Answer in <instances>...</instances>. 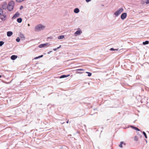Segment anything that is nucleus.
Masks as SVG:
<instances>
[{
    "label": "nucleus",
    "instance_id": "nucleus-22",
    "mask_svg": "<svg viewBox=\"0 0 149 149\" xmlns=\"http://www.w3.org/2000/svg\"><path fill=\"white\" fill-rule=\"evenodd\" d=\"M4 43V42L3 41H0V46H2Z\"/></svg>",
    "mask_w": 149,
    "mask_h": 149
},
{
    "label": "nucleus",
    "instance_id": "nucleus-35",
    "mask_svg": "<svg viewBox=\"0 0 149 149\" xmlns=\"http://www.w3.org/2000/svg\"><path fill=\"white\" fill-rule=\"evenodd\" d=\"M52 51H49V52H48L47 54H49L51 52H52Z\"/></svg>",
    "mask_w": 149,
    "mask_h": 149
},
{
    "label": "nucleus",
    "instance_id": "nucleus-27",
    "mask_svg": "<svg viewBox=\"0 0 149 149\" xmlns=\"http://www.w3.org/2000/svg\"><path fill=\"white\" fill-rule=\"evenodd\" d=\"M16 41L17 42H19L20 40V39H19V38H17V39H16Z\"/></svg>",
    "mask_w": 149,
    "mask_h": 149
},
{
    "label": "nucleus",
    "instance_id": "nucleus-26",
    "mask_svg": "<svg viewBox=\"0 0 149 149\" xmlns=\"http://www.w3.org/2000/svg\"><path fill=\"white\" fill-rule=\"evenodd\" d=\"M77 71H84V70L83 69H78L77 70Z\"/></svg>",
    "mask_w": 149,
    "mask_h": 149
},
{
    "label": "nucleus",
    "instance_id": "nucleus-39",
    "mask_svg": "<svg viewBox=\"0 0 149 149\" xmlns=\"http://www.w3.org/2000/svg\"><path fill=\"white\" fill-rule=\"evenodd\" d=\"M77 73H81L82 72H78Z\"/></svg>",
    "mask_w": 149,
    "mask_h": 149
},
{
    "label": "nucleus",
    "instance_id": "nucleus-14",
    "mask_svg": "<svg viewBox=\"0 0 149 149\" xmlns=\"http://www.w3.org/2000/svg\"><path fill=\"white\" fill-rule=\"evenodd\" d=\"M22 19L21 18H18L17 19V21L19 23H20L22 22Z\"/></svg>",
    "mask_w": 149,
    "mask_h": 149
},
{
    "label": "nucleus",
    "instance_id": "nucleus-17",
    "mask_svg": "<svg viewBox=\"0 0 149 149\" xmlns=\"http://www.w3.org/2000/svg\"><path fill=\"white\" fill-rule=\"evenodd\" d=\"M131 127L132 128H133L134 129V130H137V131H139V129H138V128H137V127H133V126H131Z\"/></svg>",
    "mask_w": 149,
    "mask_h": 149
},
{
    "label": "nucleus",
    "instance_id": "nucleus-21",
    "mask_svg": "<svg viewBox=\"0 0 149 149\" xmlns=\"http://www.w3.org/2000/svg\"><path fill=\"white\" fill-rule=\"evenodd\" d=\"M134 140L136 141H137L138 140V137L136 136L134 137Z\"/></svg>",
    "mask_w": 149,
    "mask_h": 149
},
{
    "label": "nucleus",
    "instance_id": "nucleus-1",
    "mask_svg": "<svg viewBox=\"0 0 149 149\" xmlns=\"http://www.w3.org/2000/svg\"><path fill=\"white\" fill-rule=\"evenodd\" d=\"M45 27L44 26L39 24L36 26L35 27V31H38L44 29Z\"/></svg>",
    "mask_w": 149,
    "mask_h": 149
},
{
    "label": "nucleus",
    "instance_id": "nucleus-6",
    "mask_svg": "<svg viewBox=\"0 0 149 149\" xmlns=\"http://www.w3.org/2000/svg\"><path fill=\"white\" fill-rule=\"evenodd\" d=\"M127 14L126 13H123L122 14L121 16V18L122 19H125L127 17Z\"/></svg>",
    "mask_w": 149,
    "mask_h": 149
},
{
    "label": "nucleus",
    "instance_id": "nucleus-34",
    "mask_svg": "<svg viewBox=\"0 0 149 149\" xmlns=\"http://www.w3.org/2000/svg\"><path fill=\"white\" fill-rule=\"evenodd\" d=\"M61 47V45H60L59 47H58L57 48V49H59V48H60Z\"/></svg>",
    "mask_w": 149,
    "mask_h": 149
},
{
    "label": "nucleus",
    "instance_id": "nucleus-19",
    "mask_svg": "<svg viewBox=\"0 0 149 149\" xmlns=\"http://www.w3.org/2000/svg\"><path fill=\"white\" fill-rule=\"evenodd\" d=\"M3 10L1 8H0V15H1L3 14Z\"/></svg>",
    "mask_w": 149,
    "mask_h": 149
},
{
    "label": "nucleus",
    "instance_id": "nucleus-8",
    "mask_svg": "<svg viewBox=\"0 0 149 149\" xmlns=\"http://www.w3.org/2000/svg\"><path fill=\"white\" fill-rule=\"evenodd\" d=\"M19 13L17 12L13 16V18H15L16 17H17L19 16Z\"/></svg>",
    "mask_w": 149,
    "mask_h": 149
},
{
    "label": "nucleus",
    "instance_id": "nucleus-5",
    "mask_svg": "<svg viewBox=\"0 0 149 149\" xmlns=\"http://www.w3.org/2000/svg\"><path fill=\"white\" fill-rule=\"evenodd\" d=\"M48 43H46L45 44H41L39 45L38 47L40 48H41L44 47H48Z\"/></svg>",
    "mask_w": 149,
    "mask_h": 149
},
{
    "label": "nucleus",
    "instance_id": "nucleus-7",
    "mask_svg": "<svg viewBox=\"0 0 149 149\" xmlns=\"http://www.w3.org/2000/svg\"><path fill=\"white\" fill-rule=\"evenodd\" d=\"M7 5L6 3H3L2 6V8L3 9H6L7 7Z\"/></svg>",
    "mask_w": 149,
    "mask_h": 149
},
{
    "label": "nucleus",
    "instance_id": "nucleus-18",
    "mask_svg": "<svg viewBox=\"0 0 149 149\" xmlns=\"http://www.w3.org/2000/svg\"><path fill=\"white\" fill-rule=\"evenodd\" d=\"M148 43H149V41H146L145 42H143V45L148 44Z\"/></svg>",
    "mask_w": 149,
    "mask_h": 149
},
{
    "label": "nucleus",
    "instance_id": "nucleus-38",
    "mask_svg": "<svg viewBox=\"0 0 149 149\" xmlns=\"http://www.w3.org/2000/svg\"><path fill=\"white\" fill-rule=\"evenodd\" d=\"M28 26H30V24H28Z\"/></svg>",
    "mask_w": 149,
    "mask_h": 149
},
{
    "label": "nucleus",
    "instance_id": "nucleus-25",
    "mask_svg": "<svg viewBox=\"0 0 149 149\" xmlns=\"http://www.w3.org/2000/svg\"><path fill=\"white\" fill-rule=\"evenodd\" d=\"M143 134L145 136V138H147V135H146V133L145 132H143Z\"/></svg>",
    "mask_w": 149,
    "mask_h": 149
},
{
    "label": "nucleus",
    "instance_id": "nucleus-10",
    "mask_svg": "<svg viewBox=\"0 0 149 149\" xmlns=\"http://www.w3.org/2000/svg\"><path fill=\"white\" fill-rule=\"evenodd\" d=\"M13 34V33L12 31H8L7 32V35L8 37L11 36Z\"/></svg>",
    "mask_w": 149,
    "mask_h": 149
},
{
    "label": "nucleus",
    "instance_id": "nucleus-20",
    "mask_svg": "<svg viewBox=\"0 0 149 149\" xmlns=\"http://www.w3.org/2000/svg\"><path fill=\"white\" fill-rule=\"evenodd\" d=\"M17 2H21L24 1H25V0H15Z\"/></svg>",
    "mask_w": 149,
    "mask_h": 149
},
{
    "label": "nucleus",
    "instance_id": "nucleus-28",
    "mask_svg": "<svg viewBox=\"0 0 149 149\" xmlns=\"http://www.w3.org/2000/svg\"><path fill=\"white\" fill-rule=\"evenodd\" d=\"M20 37L22 38H24V36L23 35H21L20 36Z\"/></svg>",
    "mask_w": 149,
    "mask_h": 149
},
{
    "label": "nucleus",
    "instance_id": "nucleus-24",
    "mask_svg": "<svg viewBox=\"0 0 149 149\" xmlns=\"http://www.w3.org/2000/svg\"><path fill=\"white\" fill-rule=\"evenodd\" d=\"M110 50H111V51H114V50H118V49H114L113 48H111L110 49Z\"/></svg>",
    "mask_w": 149,
    "mask_h": 149
},
{
    "label": "nucleus",
    "instance_id": "nucleus-36",
    "mask_svg": "<svg viewBox=\"0 0 149 149\" xmlns=\"http://www.w3.org/2000/svg\"><path fill=\"white\" fill-rule=\"evenodd\" d=\"M23 8V7L22 6H21L20 9H22V8Z\"/></svg>",
    "mask_w": 149,
    "mask_h": 149
},
{
    "label": "nucleus",
    "instance_id": "nucleus-29",
    "mask_svg": "<svg viewBox=\"0 0 149 149\" xmlns=\"http://www.w3.org/2000/svg\"><path fill=\"white\" fill-rule=\"evenodd\" d=\"M146 4L149 3V0H146Z\"/></svg>",
    "mask_w": 149,
    "mask_h": 149
},
{
    "label": "nucleus",
    "instance_id": "nucleus-15",
    "mask_svg": "<svg viewBox=\"0 0 149 149\" xmlns=\"http://www.w3.org/2000/svg\"><path fill=\"white\" fill-rule=\"evenodd\" d=\"M74 13H77L79 12V10L78 8H76L74 10Z\"/></svg>",
    "mask_w": 149,
    "mask_h": 149
},
{
    "label": "nucleus",
    "instance_id": "nucleus-40",
    "mask_svg": "<svg viewBox=\"0 0 149 149\" xmlns=\"http://www.w3.org/2000/svg\"><path fill=\"white\" fill-rule=\"evenodd\" d=\"M1 76L0 75V78H1Z\"/></svg>",
    "mask_w": 149,
    "mask_h": 149
},
{
    "label": "nucleus",
    "instance_id": "nucleus-16",
    "mask_svg": "<svg viewBox=\"0 0 149 149\" xmlns=\"http://www.w3.org/2000/svg\"><path fill=\"white\" fill-rule=\"evenodd\" d=\"M64 37V36H61L58 37V39H62Z\"/></svg>",
    "mask_w": 149,
    "mask_h": 149
},
{
    "label": "nucleus",
    "instance_id": "nucleus-23",
    "mask_svg": "<svg viewBox=\"0 0 149 149\" xmlns=\"http://www.w3.org/2000/svg\"><path fill=\"white\" fill-rule=\"evenodd\" d=\"M86 73L88 74V76L90 77V76H91V75H92V74L91 73H90V72H86Z\"/></svg>",
    "mask_w": 149,
    "mask_h": 149
},
{
    "label": "nucleus",
    "instance_id": "nucleus-11",
    "mask_svg": "<svg viewBox=\"0 0 149 149\" xmlns=\"http://www.w3.org/2000/svg\"><path fill=\"white\" fill-rule=\"evenodd\" d=\"M17 58V56L16 55H13L11 56V58L12 60H14Z\"/></svg>",
    "mask_w": 149,
    "mask_h": 149
},
{
    "label": "nucleus",
    "instance_id": "nucleus-3",
    "mask_svg": "<svg viewBox=\"0 0 149 149\" xmlns=\"http://www.w3.org/2000/svg\"><path fill=\"white\" fill-rule=\"evenodd\" d=\"M123 11V8H120L118 10L116 11L114 13V15L116 16H118Z\"/></svg>",
    "mask_w": 149,
    "mask_h": 149
},
{
    "label": "nucleus",
    "instance_id": "nucleus-31",
    "mask_svg": "<svg viewBox=\"0 0 149 149\" xmlns=\"http://www.w3.org/2000/svg\"><path fill=\"white\" fill-rule=\"evenodd\" d=\"M57 49H57V48H54V49H53V50L54 51H56Z\"/></svg>",
    "mask_w": 149,
    "mask_h": 149
},
{
    "label": "nucleus",
    "instance_id": "nucleus-12",
    "mask_svg": "<svg viewBox=\"0 0 149 149\" xmlns=\"http://www.w3.org/2000/svg\"><path fill=\"white\" fill-rule=\"evenodd\" d=\"M123 144H124V145H125L126 144L125 143H124L123 141L121 142L120 143V144L119 145V147H120L121 148H122Z\"/></svg>",
    "mask_w": 149,
    "mask_h": 149
},
{
    "label": "nucleus",
    "instance_id": "nucleus-13",
    "mask_svg": "<svg viewBox=\"0 0 149 149\" xmlns=\"http://www.w3.org/2000/svg\"><path fill=\"white\" fill-rule=\"evenodd\" d=\"M69 75H62L60 77V78H63L65 77H67L69 76Z\"/></svg>",
    "mask_w": 149,
    "mask_h": 149
},
{
    "label": "nucleus",
    "instance_id": "nucleus-4",
    "mask_svg": "<svg viewBox=\"0 0 149 149\" xmlns=\"http://www.w3.org/2000/svg\"><path fill=\"white\" fill-rule=\"evenodd\" d=\"M0 19L3 21H5L6 19V15L5 14H3L1 15Z\"/></svg>",
    "mask_w": 149,
    "mask_h": 149
},
{
    "label": "nucleus",
    "instance_id": "nucleus-33",
    "mask_svg": "<svg viewBox=\"0 0 149 149\" xmlns=\"http://www.w3.org/2000/svg\"><path fill=\"white\" fill-rule=\"evenodd\" d=\"M43 56V55H41V56H39V58H41V57H42V56Z\"/></svg>",
    "mask_w": 149,
    "mask_h": 149
},
{
    "label": "nucleus",
    "instance_id": "nucleus-2",
    "mask_svg": "<svg viewBox=\"0 0 149 149\" xmlns=\"http://www.w3.org/2000/svg\"><path fill=\"white\" fill-rule=\"evenodd\" d=\"M14 3L13 1H10L8 3L7 8L10 11H12L13 8L14 6Z\"/></svg>",
    "mask_w": 149,
    "mask_h": 149
},
{
    "label": "nucleus",
    "instance_id": "nucleus-30",
    "mask_svg": "<svg viewBox=\"0 0 149 149\" xmlns=\"http://www.w3.org/2000/svg\"><path fill=\"white\" fill-rule=\"evenodd\" d=\"M91 0H86V1L87 2H88L90 1H91Z\"/></svg>",
    "mask_w": 149,
    "mask_h": 149
},
{
    "label": "nucleus",
    "instance_id": "nucleus-32",
    "mask_svg": "<svg viewBox=\"0 0 149 149\" xmlns=\"http://www.w3.org/2000/svg\"><path fill=\"white\" fill-rule=\"evenodd\" d=\"M39 58V56L36 57L34 58L35 59H37L38 58Z\"/></svg>",
    "mask_w": 149,
    "mask_h": 149
},
{
    "label": "nucleus",
    "instance_id": "nucleus-37",
    "mask_svg": "<svg viewBox=\"0 0 149 149\" xmlns=\"http://www.w3.org/2000/svg\"><path fill=\"white\" fill-rule=\"evenodd\" d=\"M67 123H69V120H68V121L66 122Z\"/></svg>",
    "mask_w": 149,
    "mask_h": 149
},
{
    "label": "nucleus",
    "instance_id": "nucleus-9",
    "mask_svg": "<svg viewBox=\"0 0 149 149\" xmlns=\"http://www.w3.org/2000/svg\"><path fill=\"white\" fill-rule=\"evenodd\" d=\"M82 31L81 30H78L75 33V34L76 36L79 35L81 33Z\"/></svg>",
    "mask_w": 149,
    "mask_h": 149
}]
</instances>
